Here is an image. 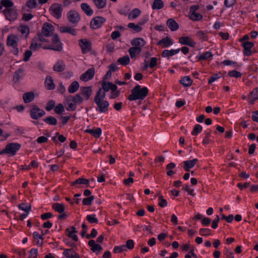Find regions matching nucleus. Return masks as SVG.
Wrapping results in <instances>:
<instances>
[{"mask_svg":"<svg viewBox=\"0 0 258 258\" xmlns=\"http://www.w3.org/2000/svg\"><path fill=\"white\" fill-rule=\"evenodd\" d=\"M148 89L146 87L141 88L139 85H136L132 90L131 94L128 96L130 101L143 100L147 96Z\"/></svg>","mask_w":258,"mask_h":258,"instance_id":"1","label":"nucleus"},{"mask_svg":"<svg viewBox=\"0 0 258 258\" xmlns=\"http://www.w3.org/2000/svg\"><path fill=\"white\" fill-rule=\"evenodd\" d=\"M21 146V145L17 143L8 144L6 146L5 148L0 151V154H8L14 156L16 155L17 151L20 149Z\"/></svg>","mask_w":258,"mask_h":258,"instance_id":"2","label":"nucleus"},{"mask_svg":"<svg viewBox=\"0 0 258 258\" xmlns=\"http://www.w3.org/2000/svg\"><path fill=\"white\" fill-rule=\"evenodd\" d=\"M45 114L44 110L40 108L37 105H33L32 106L30 110V115L33 119H38L45 115Z\"/></svg>","mask_w":258,"mask_h":258,"instance_id":"3","label":"nucleus"},{"mask_svg":"<svg viewBox=\"0 0 258 258\" xmlns=\"http://www.w3.org/2000/svg\"><path fill=\"white\" fill-rule=\"evenodd\" d=\"M49 10L50 14L54 18L57 19L61 18L63 10L61 5L54 3L50 7Z\"/></svg>","mask_w":258,"mask_h":258,"instance_id":"4","label":"nucleus"},{"mask_svg":"<svg viewBox=\"0 0 258 258\" xmlns=\"http://www.w3.org/2000/svg\"><path fill=\"white\" fill-rule=\"evenodd\" d=\"M52 43L55 44L54 45H48L47 46H44V49H51L55 51H60L62 50V44L58 37L57 34L54 35L52 38Z\"/></svg>","mask_w":258,"mask_h":258,"instance_id":"5","label":"nucleus"},{"mask_svg":"<svg viewBox=\"0 0 258 258\" xmlns=\"http://www.w3.org/2000/svg\"><path fill=\"white\" fill-rule=\"evenodd\" d=\"M94 101L97 106L96 110L101 113H104L108 111L109 102L107 100H101L98 99H94Z\"/></svg>","mask_w":258,"mask_h":258,"instance_id":"6","label":"nucleus"},{"mask_svg":"<svg viewBox=\"0 0 258 258\" xmlns=\"http://www.w3.org/2000/svg\"><path fill=\"white\" fill-rule=\"evenodd\" d=\"M106 21L105 18L101 16L94 18L90 23V27L93 29H96L101 27Z\"/></svg>","mask_w":258,"mask_h":258,"instance_id":"7","label":"nucleus"},{"mask_svg":"<svg viewBox=\"0 0 258 258\" xmlns=\"http://www.w3.org/2000/svg\"><path fill=\"white\" fill-rule=\"evenodd\" d=\"M3 13L6 19L9 21H14L16 20L18 16V13L16 10L13 8L6 9L4 10Z\"/></svg>","mask_w":258,"mask_h":258,"instance_id":"8","label":"nucleus"},{"mask_svg":"<svg viewBox=\"0 0 258 258\" xmlns=\"http://www.w3.org/2000/svg\"><path fill=\"white\" fill-rule=\"evenodd\" d=\"M79 44L82 49V53L85 54L91 49V41L87 39H81L79 40Z\"/></svg>","mask_w":258,"mask_h":258,"instance_id":"9","label":"nucleus"},{"mask_svg":"<svg viewBox=\"0 0 258 258\" xmlns=\"http://www.w3.org/2000/svg\"><path fill=\"white\" fill-rule=\"evenodd\" d=\"M54 31L53 26L50 23H45L42 26L41 32L45 37H49L52 35Z\"/></svg>","mask_w":258,"mask_h":258,"instance_id":"10","label":"nucleus"},{"mask_svg":"<svg viewBox=\"0 0 258 258\" xmlns=\"http://www.w3.org/2000/svg\"><path fill=\"white\" fill-rule=\"evenodd\" d=\"M95 75V69L93 68L89 69L85 73L83 74L80 77V80L87 82L92 79Z\"/></svg>","mask_w":258,"mask_h":258,"instance_id":"11","label":"nucleus"},{"mask_svg":"<svg viewBox=\"0 0 258 258\" xmlns=\"http://www.w3.org/2000/svg\"><path fill=\"white\" fill-rule=\"evenodd\" d=\"M68 18L73 24H77L80 20L79 14L75 11L71 10L68 12Z\"/></svg>","mask_w":258,"mask_h":258,"instance_id":"12","label":"nucleus"},{"mask_svg":"<svg viewBox=\"0 0 258 258\" xmlns=\"http://www.w3.org/2000/svg\"><path fill=\"white\" fill-rule=\"evenodd\" d=\"M80 94L86 100H88L92 94V87H81L80 89Z\"/></svg>","mask_w":258,"mask_h":258,"instance_id":"13","label":"nucleus"},{"mask_svg":"<svg viewBox=\"0 0 258 258\" xmlns=\"http://www.w3.org/2000/svg\"><path fill=\"white\" fill-rule=\"evenodd\" d=\"M19 38L16 35H9L7 39V45L8 46H14L18 45Z\"/></svg>","mask_w":258,"mask_h":258,"instance_id":"14","label":"nucleus"},{"mask_svg":"<svg viewBox=\"0 0 258 258\" xmlns=\"http://www.w3.org/2000/svg\"><path fill=\"white\" fill-rule=\"evenodd\" d=\"M179 42L182 45H186L190 47H195L196 43L188 36L180 37Z\"/></svg>","mask_w":258,"mask_h":258,"instance_id":"15","label":"nucleus"},{"mask_svg":"<svg viewBox=\"0 0 258 258\" xmlns=\"http://www.w3.org/2000/svg\"><path fill=\"white\" fill-rule=\"evenodd\" d=\"M244 48V54L246 56H250L251 53V48L254 46V43L252 42L246 41L242 44Z\"/></svg>","mask_w":258,"mask_h":258,"instance_id":"16","label":"nucleus"},{"mask_svg":"<svg viewBox=\"0 0 258 258\" xmlns=\"http://www.w3.org/2000/svg\"><path fill=\"white\" fill-rule=\"evenodd\" d=\"M198 161L197 158L193 159L192 160H186L183 162V168L186 171H189L190 169L194 167L197 162Z\"/></svg>","mask_w":258,"mask_h":258,"instance_id":"17","label":"nucleus"},{"mask_svg":"<svg viewBox=\"0 0 258 258\" xmlns=\"http://www.w3.org/2000/svg\"><path fill=\"white\" fill-rule=\"evenodd\" d=\"M131 44L133 47H140L142 49L146 44V41L142 38L139 37L132 39Z\"/></svg>","mask_w":258,"mask_h":258,"instance_id":"18","label":"nucleus"},{"mask_svg":"<svg viewBox=\"0 0 258 258\" xmlns=\"http://www.w3.org/2000/svg\"><path fill=\"white\" fill-rule=\"evenodd\" d=\"M173 44L171 39L169 37H166L157 42V44L162 48L167 47Z\"/></svg>","mask_w":258,"mask_h":258,"instance_id":"19","label":"nucleus"},{"mask_svg":"<svg viewBox=\"0 0 258 258\" xmlns=\"http://www.w3.org/2000/svg\"><path fill=\"white\" fill-rule=\"evenodd\" d=\"M63 254L67 258H79V255L72 248L64 249Z\"/></svg>","mask_w":258,"mask_h":258,"instance_id":"20","label":"nucleus"},{"mask_svg":"<svg viewBox=\"0 0 258 258\" xmlns=\"http://www.w3.org/2000/svg\"><path fill=\"white\" fill-rule=\"evenodd\" d=\"M166 24L171 31H176L179 28L178 23L172 18L169 19L167 21Z\"/></svg>","mask_w":258,"mask_h":258,"instance_id":"21","label":"nucleus"},{"mask_svg":"<svg viewBox=\"0 0 258 258\" xmlns=\"http://www.w3.org/2000/svg\"><path fill=\"white\" fill-rule=\"evenodd\" d=\"M142 51V48L137 47H132L128 49V53L133 59L139 55Z\"/></svg>","mask_w":258,"mask_h":258,"instance_id":"22","label":"nucleus"},{"mask_svg":"<svg viewBox=\"0 0 258 258\" xmlns=\"http://www.w3.org/2000/svg\"><path fill=\"white\" fill-rule=\"evenodd\" d=\"M85 132L92 135L95 138H98L100 137L102 134V130L101 128H96L95 130L93 129H86Z\"/></svg>","mask_w":258,"mask_h":258,"instance_id":"23","label":"nucleus"},{"mask_svg":"<svg viewBox=\"0 0 258 258\" xmlns=\"http://www.w3.org/2000/svg\"><path fill=\"white\" fill-rule=\"evenodd\" d=\"M34 94L32 92H28L23 94V99L25 103H29L34 99Z\"/></svg>","mask_w":258,"mask_h":258,"instance_id":"24","label":"nucleus"},{"mask_svg":"<svg viewBox=\"0 0 258 258\" xmlns=\"http://www.w3.org/2000/svg\"><path fill=\"white\" fill-rule=\"evenodd\" d=\"M52 208L58 213H62L64 212L65 207L63 204L55 203L52 205Z\"/></svg>","mask_w":258,"mask_h":258,"instance_id":"25","label":"nucleus"},{"mask_svg":"<svg viewBox=\"0 0 258 258\" xmlns=\"http://www.w3.org/2000/svg\"><path fill=\"white\" fill-rule=\"evenodd\" d=\"M180 50V48L177 49H172V50H164L162 53V56L163 57H169L170 56L174 55L178 53Z\"/></svg>","mask_w":258,"mask_h":258,"instance_id":"26","label":"nucleus"},{"mask_svg":"<svg viewBox=\"0 0 258 258\" xmlns=\"http://www.w3.org/2000/svg\"><path fill=\"white\" fill-rule=\"evenodd\" d=\"M45 85L48 90H53L55 88L53 79L51 76H47L45 81Z\"/></svg>","mask_w":258,"mask_h":258,"instance_id":"27","label":"nucleus"},{"mask_svg":"<svg viewBox=\"0 0 258 258\" xmlns=\"http://www.w3.org/2000/svg\"><path fill=\"white\" fill-rule=\"evenodd\" d=\"M66 65L62 61H57L53 66V69L55 72H61L65 70Z\"/></svg>","mask_w":258,"mask_h":258,"instance_id":"28","label":"nucleus"},{"mask_svg":"<svg viewBox=\"0 0 258 258\" xmlns=\"http://www.w3.org/2000/svg\"><path fill=\"white\" fill-rule=\"evenodd\" d=\"M59 29L61 33H69L74 36L77 35L75 29L71 27L61 26Z\"/></svg>","mask_w":258,"mask_h":258,"instance_id":"29","label":"nucleus"},{"mask_svg":"<svg viewBox=\"0 0 258 258\" xmlns=\"http://www.w3.org/2000/svg\"><path fill=\"white\" fill-rule=\"evenodd\" d=\"M81 7L82 10L87 16H91L93 14V10L87 4L82 3L81 5Z\"/></svg>","mask_w":258,"mask_h":258,"instance_id":"30","label":"nucleus"},{"mask_svg":"<svg viewBox=\"0 0 258 258\" xmlns=\"http://www.w3.org/2000/svg\"><path fill=\"white\" fill-rule=\"evenodd\" d=\"M79 88V84L76 81H73L68 88V91L70 93H74Z\"/></svg>","mask_w":258,"mask_h":258,"instance_id":"31","label":"nucleus"},{"mask_svg":"<svg viewBox=\"0 0 258 258\" xmlns=\"http://www.w3.org/2000/svg\"><path fill=\"white\" fill-rule=\"evenodd\" d=\"M179 82L184 87H189L192 83V81L189 76L182 78Z\"/></svg>","mask_w":258,"mask_h":258,"instance_id":"32","label":"nucleus"},{"mask_svg":"<svg viewBox=\"0 0 258 258\" xmlns=\"http://www.w3.org/2000/svg\"><path fill=\"white\" fill-rule=\"evenodd\" d=\"M43 121L47 124L51 125H55L57 124V120L53 116H49L43 119Z\"/></svg>","mask_w":258,"mask_h":258,"instance_id":"33","label":"nucleus"},{"mask_svg":"<svg viewBox=\"0 0 258 258\" xmlns=\"http://www.w3.org/2000/svg\"><path fill=\"white\" fill-rule=\"evenodd\" d=\"M164 3L162 0H154L152 6L153 10H160L163 8Z\"/></svg>","mask_w":258,"mask_h":258,"instance_id":"34","label":"nucleus"},{"mask_svg":"<svg viewBox=\"0 0 258 258\" xmlns=\"http://www.w3.org/2000/svg\"><path fill=\"white\" fill-rule=\"evenodd\" d=\"M117 62L121 65L126 66L130 63V58L127 55H126L119 58L117 60Z\"/></svg>","mask_w":258,"mask_h":258,"instance_id":"35","label":"nucleus"},{"mask_svg":"<svg viewBox=\"0 0 258 258\" xmlns=\"http://www.w3.org/2000/svg\"><path fill=\"white\" fill-rule=\"evenodd\" d=\"M77 184H83L86 185L87 186H89V180L83 178H80L71 183L72 185H75Z\"/></svg>","mask_w":258,"mask_h":258,"instance_id":"36","label":"nucleus"},{"mask_svg":"<svg viewBox=\"0 0 258 258\" xmlns=\"http://www.w3.org/2000/svg\"><path fill=\"white\" fill-rule=\"evenodd\" d=\"M93 2L98 9H103L106 5V0H93Z\"/></svg>","mask_w":258,"mask_h":258,"instance_id":"37","label":"nucleus"},{"mask_svg":"<svg viewBox=\"0 0 258 258\" xmlns=\"http://www.w3.org/2000/svg\"><path fill=\"white\" fill-rule=\"evenodd\" d=\"M24 72V70L23 69H19L18 70H17L14 74V77H13V81L15 83H17L19 81V79L22 78V76L20 75V74H22Z\"/></svg>","mask_w":258,"mask_h":258,"instance_id":"38","label":"nucleus"},{"mask_svg":"<svg viewBox=\"0 0 258 258\" xmlns=\"http://www.w3.org/2000/svg\"><path fill=\"white\" fill-rule=\"evenodd\" d=\"M72 98V101L75 103L76 105L77 104H81L83 101V98L79 94H76L74 96H70Z\"/></svg>","mask_w":258,"mask_h":258,"instance_id":"39","label":"nucleus"},{"mask_svg":"<svg viewBox=\"0 0 258 258\" xmlns=\"http://www.w3.org/2000/svg\"><path fill=\"white\" fill-rule=\"evenodd\" d=\"M106 92H102V89L100 88L97 92L96 94L94 97V99H98L101 100H104V98L106 96Z\"/></svg>","mask_w":258,"mask_h":258,"instance_id":"40","label":"nucleus"},{"mask_svg":"<svg viewBox=\"0 0 258 258\" xmlns=\"http://www.w3.org/2000/svg\"><path fill=\"white\" fill-rule=\"evenodd\" d=\"M141 13V11L138 8L134 9L129 14L128 18L132 19H136L137 18Z\"/></svg>","mask_w":258,"mask_h":258,"instance_id":"41","label":"nucleus"},{"mask_svg":"<svg viewBox=\"0 0 258 258\" xmlns=\"http://www.w3.org/2000/svg\"><path fill=\"white\" fill-rule=\"evenodd\" d=\"M190 15H189V19L193 21H199L201 20L203 18L202 15L200 13L197 12H192L190 13Z\"/></svg>","mask_w":258,"mask_h":258,"instance_id":"42","label":"nucleus"},{"mask_svg":"<svg viewBox=\"0 0 258 258\" xmlns=\"http://www.w3.org/2000/svg\"><path fill=\"white\" fill-rule=\"evenodd\" d=\"M0 4L3 7L7 8L6 9L11 8L13 6V3L11 0H2Z\"/></svg>","mask_w":258,"mask_h":258,"instance_id":"43","label":"nucleus"},{"mask_svg":"<svg viewBox=\"0 0 258 258\" xmlns=\"http://www.w3.org/2000/svg\"><path fill=\"white\" fill-rule=\"evenodd\" d=\"M127 26L128 28L133 29L136 32H139L142 30V28L139 25H136L134 23H129Z\"/></svg>","mask_w":258,"mask_h":258,"instance_id":"44","label":"nucleus"},{"mask_svg":"<svg viewBox=\"0 0 258 258\" xmlns=\"http://www.w3.org/2000/svg\"><path fill=\"white\" fill-rule=\"evenodd\" d=\"M67 101L68 103V107L67 109L68 111H73L77 109V105L72 101L70 102L71 100L69 97L67 98Z\"/></svg>","mask_w":258,"mask_h":258,"instance_id":"45","label":"nucleus"},{"mask_svg":"<svg viewBox=\"0 0 258 258\" xmlns=\"http://www.w3.org/2000/svg\"><path fill=\"white\" fill-rule=\"evenodd\" d=\"M86 219L90 223L97 224L98 223V220L94 214L87 215Z\"/></svg>","mask_w":258,"mask_h":258,"instance_id":"46","label":"nucleus"},{"mask_svg":"<svg viewBox=\"0 0 258 258\" xmlns=\"http://www.w3.org/2000/svg\"><path fill=\"white\" fill-rule=\"evenodd\" d=\"M95 197L93 196L84 198L83 200L82 203L84 205L89 206L92 204V201L94 200Z\"/></svg>","mask_w":258,"mask_h":258,"instance_id":"47","label":"nucleus"},{"mask_svg":"<svg viewBox=\"0 0 258 258\" xmlns=\"http://www.w3.org/2000/svg\"><path fill=\"white\" fill-rule=\"evenodd\" d=\"M54 111L56 114H61L64 111L63 105L61 103L58 104L54 108Z\"/></svg>","mask_w":258,"mask_h":258,"instance_id":"48","label":"nucleus"},{"mask_svg":"<svg viewBox=\"0 0 258 258\" xmlns=\"http://www.w3.org/2000/svg\"><path fill=\"white\" fill-rule=\"evenodd\" d=\"M42 44L41 43H37L36 42V40L35 38H33L32 40L31 44L30 46V48L33 50H35L38 48L41 47Z\"/></svg>","mask_w":258,"mask_h":258,"instance_id":"49","label":"nucleus"},{"mask_svg":"<svg viewBox=\"0 0 258 258\" xmlns=\"http://www.w3.org/2000/svg\"><path fill=\"white\" fill-rule=\"evenodd\" d=\"M212 56L213 54H212V52L210 51H207L200 55L198 57V59L199 60H205Z\"/></svg>","mask_w":258,"mask_h":258,"instance_id":"50","label":"nucleus"},{"mask_svg":"<svg viewBox=\"0 0 258 258\" xmlns=\"http://www.w3.org/2000/svg\"><path fill=\"white\" fill-rule=\"evenodd\" d=\"M18 207L20 209L26 212L27 213H29L31 210V205H25V203L20 204Z\"/></svg>","mask_w":258,"mask_h":258,"instance_id":"51","label":"nucleus"},{"mask_svg":"<svg viewBox=\"0 0 258 258\" xmlns=\"http://www.w3.org/2000/svg\"><path fill=\"white\" fill-rule=\"evenodd\" d=\"M18 30L23 34H27V35L29 34V28L27 26L21 25L19 27Z\"/></svg>","mask_w":258,"mask_h":258,"instance_id":"52","label":"nucleus"},{"mask_svg":"<svg viewBox=\"0 0 258 258\" xmlns=\"http://www.w3.org/2000/svg\"><path fill=\"white\" fill-rule=\"evenodd\" d=\"M202 131V126L201 125L197 124L195 126L194 130L191 132V134L192 135H197L199 133H201Z\"/></svg>","mask_w":258,"mask_h":258,"instance_id":"53","label":"nucleus"},{"mask_svg":"<svg viewBox=\"0 0 258 258\" xmlns=\"http://www.w3.org/2000/svg\"><path fill=\"white\" fill-rule=\"evenodd\" d=\"M26 6L29 8H35L37 7V0H29L27 2Z\"/></svg>","mask_w":258,"mask_h":258,"instance_id":"54","label":"nucleus"},{"mask_svg":"<svg viewBox=\"0 0 258 258\" xmlns=\"http://www.w3.org/2000/svg\"><path fill=\"white\" fill-rule=\"evenodd\" d=\"M159 202L158 203V205L162 208L165 207L167 206V201L163 198L162 196H160L159 197Z\"/></svg>","mask_w":258,"mask_h":258,"instance_id":"55","label":"nucleus"},{"mask_svg":"<svg viewBox=\"0 0 258 258\" xmlns=\"http://www.w3.org/2000/svg\"><path fill=\"white\" fill-rule=\"evenodd\" d=\"M125 250H126V248L124 245L115 246L113 249V251L115 253H120L124 251Z\"/></svg>","mask_w":258,"mask_h":258,"instance_id":"56","label":"nucleus"},{"mask_svg":"<svg viewBox=\"0 0 258 258\" xmlns=\"http://www.w3.org/2000/svg\"><path fill=\"white\" fill-rule=\"evenodd\" d=\"M228 75L230 77H235L236 78H239L241 77V73L239 72H237V71L233 70V71L229 72Z\"/></svg>","mask_w":258,"mask_h":258,"instance_id":"57","label":"nucleus"},{"mask_svg":"<svg viewBox=\"0 0 258 258\" xmlns=\"http://www.w3.org/2000/svg\"><path fill=\"white\" fill-rule=\"evenodd\" d=\"M109 82H106L104 81L101 84L102 90H103L104 92H108L109 90H110V85H109Z\"/></svg>","mask_w":258,"mask_h":258,"instance_id":"58","label":"nucleus"},{"mask_svg":"<svg viewBox=\"0 0 258 258\" xmlns=\"http://www.w3.org/2000/svg\"><path fill=\"white\" fill-rule=\"evenodd\" d=\"M55 106V102L53 100H50L47 103L45 107V109L47 111H50Z\"/></svg>","mask_w":258,"mask_h":258,"instance_id":"59","label":"nucleus"},{"mask_svg":"<svg viewBox=\"0 0 258 258\" xmlns=\"http://www.w3.org/2000/svg\"><path fill=\"white\" fill-rule=\"evenodd\" d=\"M38 250L36 248H32L29 251V258H37Z\"/></svg>","mask_w":258,"mask_h":258,"instance_id":"60","label":"nucleus"},{"mask_svg":"<svg viewBox=\"0 0 258 258\" xmlns=\"http://www.w3.org/2000/svg\"><path fill=\"white\" fill-rule=\"evenodd\" d=\"M197 36L199 37L200 39H202L204 40H207V36L206 35L205 32L203 31H199L197 33Z\"/></svg>","mask_w":258,"mask_h":258,"instance_id":"61","label":"nucleus"},{"mask_svg":"<svg viewBox=\"0 0 258 258\" xmlns=\"http://www.w3.org/2000/svg\"><path fill=\"white\" fill-rule=\"evenodd\" d=\"M157 58L155 57H153L150 59V62L149 64L150 68H153L157 66Z\"/></svg>","mask_w":258,"mask_h":258,"instance_id":"62","label":"nucleus"},{"mask_svg":"<svg viewBox=\"0 0 258 258\" xmlns=\"http://www.w3.org/2000/svg\"><path fill=\"white\" fill-rule=\"evenodd\" d=\"M135 243L133 240L129 239L126 242L125 247H127L129 249H132L134 247Z\"/></svg>","mask_w":258,"mask_h":258,"instance_id":"63","label":"nucleus"},{"mask_svg":"<svg viewBox=\"0 0 258 258\" xmlns=\"http://www.w3.org/2000/svg\"><path fill=\"white\" fill-rule=\"evenodd\" d=\"M236 0H225L224 5L226 7H230L236 4Z\"/></svg>","mask_w":258,"mask_h":258,"instance_id":"64","label":"nucleus"}]
</instances>
